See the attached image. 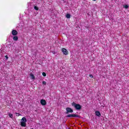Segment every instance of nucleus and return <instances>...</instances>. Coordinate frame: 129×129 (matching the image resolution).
Wrapping results in <instances>:
<instances>
[{
    "label": "nucleus",
    "instance_id": "19",
    "mask_svg": "<svg viewBox=\"0 0 129 129\" xmlns=\"http://www.w3.org/2000/svg\"><path fill=\"white\" fill-rule=\"evenodd\" d=\"M89 77H90V78H93V75H89Z\"/></svg>",
    "mask_w": 129,
    "mask_h": 129
},
{
    "label": "nucleus",
    "instance_id": "17",
    "mask_svg": "<svg viewBox=\"0 0 129 129\" xmlns=\"http://www.w3.org/2000/svg\"><path fill=\"white\" fill-rule=\"evenodd\" d=\"M42 84H43V85H46V84H47V83H46L45 81H43L42 82Z\"/></svg>",
    "mask_w": 129,
    "mask_h": 129
},
{
    "label": "nucleus",
    "instance_id": "11",
    "mask_svg": "<svg viewBox=\"0 0 129 129\" xmlns=\"http://www.w3.org/2000/svg\"><path fill=\"white\" fill-rule=\"evenodd\" d=\"M30 76L31 77V79H35V76H34V74L31 73Z\"/></svg>",
    "mask_w": 129,
    "mask_h": 129
},
{
    "label": "nucleus",
    "instance_id": "12",
    "mask_svg": "<svg viewBox=\"0 0 129 129\" xmlns=\"http://www.w3.org/2000/svg\"><path fill=\"white\" fill-rule=\"evenodd\" d=\"M123 8H124V9H128V6L127 5H124L123 6Z\"/></svg>",
    "mask_w": 129,
    "mask_h": 129
},
{
    "label": "nucleus",
    "instance_id": "7",
    "mask_svg": "<svg viewBox=\"0 0 129 129\" xmlns=\"http://www.w3.org/2000/svg\"><path fill=\"white\" fill-rule=\"evenodd\" d=\"M12 34L13 36H17L18 35V31L16 30H13L12 31Z\"/></svg>",
    "mask_w": 129,
    "mask_h": 129
},
{
    "label": "nucleus",
    "instance_id": "15",
    "mask_svg": "<svg viewBox=\"0 0 129 129\" xmlns=\"http://www.w3.org/2000/svg\"><path fill=\"white\" fill-rule=\"evenodd\" d=\"M15 114H16V116H20L21 115V114L17 112H15Z\"/></svg>",
    "mask_w": 129,
    "mask_h": 129
},
{
    "label": "nucleus",
    "instance_id": "16",
    "mask_svg": "<svg viewBox=\"0 0 129 129\" xmlns=\"http://www.w3.org/2000/svg\"><path fill=\"white\" fill-rule=\"evenodd\" d=\"M42 75H43V76H44V77H46V73L43 72Z\"/></svg>",
    "mask_w": 129,
    "mask_h": 129
},
{
    "label": "nucleus",
    "instance_id": "6",
    "mask_svg": "<svg viewBox=\"0 0 129 129\" xmlns=\"http://www.w3.org/2000/svg\"><path fill=\"white\" fill-rule=\"evenodd\" d=\"M40 103L41 105H46V104H47V102H46V100L44 99H41L40 100Z\"/></svg>",
    "mask_w": 129,
    "mask_h": 129
},
{
    "label": "nucleus",
    "instance_id": "2",
    "mask_svg": "<svg viewBox=\"0 0 129 129\" xmlns=\"http://www.w3.org/2000/svg\"><path fill=\"white\" fill-rule=\"evenodd\" d=\"M26 122H27V118H26V117H23L21 119V121L20 122L21 126L26 127V126H27V124L26 123Z\"/></svg>",
    "mask_w": 129,
    "mask_h": 129
},
{
    "label": "nucleus",
    "instance_id": "14",
    "mask_svg": "<svg viewBox=\"0 0 129 129\" xmlns=\"http://www.w3.org/2000/svg\"><path fill=\"white\" fill-rule=\"evenodd\" d=\"M9 116H10V117H11V118H13L14 115H13V114L10 113L9 114Z\"/></svg>",
    "mask_w": 129,
    "mask_h": 129
},
{
    "label": "nucleus",
    "instance_id": "9",
    "mask_svg": "<svg viewBox=\"0 0 129 129\" xmlns=\"http://www.w3.org/2000/svg\"><path fill=\"white\" fill-rule=\"evenodd\" d=\"M13 40L14 41H18V40H19V37H18V36L15 35V36L13 37Z\"/></svg>",
    "mask_w": 129,
    "mask_h": 129
},
{
    "label": "nucleus",
    "instance_id": "1",
    "mask_svg": "<svg viewBox=\"0 0 129 129\" xmlns=\"http://www.w3.org/2000/svg\"><path fill=\"white\" fill-rule=\"evenodd\" d=\"M72 106H73L74 107H75V108L77 110H80L81 109V108H82V106H81L80 104H76V103H75V102H73L72 103Z\"/></svg>",
    "mask_w": 129,
    "mask_h": 129
},
{
    "label": "nucleus",
    "instance_id": "20",
    "mask_svg": "<svg viewBox=\"0 0 129 129\" xmlns=\"http://www.w3.org/2000/svg\"><path fill=\"white\" fill-rule=\"evenodd\" d=\"M52 52V53H53V54H54L55 53V51H51Z\"/></svg>",
    "mask_w": 129,
    "mask_h": 129
},
{
    "label": "nucleus",
    "instance_id": "8",
    "mask_svg": "<svg viewBox=\"0 0 129 129\" xmlns=\"http://www.w3.org/2000/svg\"><path fill=\"white\" fill-rule=\"evenodd\" d=\"M95 114L97 116H98L99 117H100V116H101V114H100V112H99V111H96Z\"/></svg>",
    "mask_w": 129,
    "mask_h": 129
},
{
    "label": "nucleus",
    "instance_id": "18",
    "mask_svg": "<svg viewBox=\"0 0 129 129\" xmlns=\"http://www.w3.org/2000/svg\"><path fill=\"white\" fill-rule=\"evenodd\" d=\"M6 60H8L9 59V56L8 55L5 56Z\"/></svg>",
    "mask_w": 129,
    "mask_h": 129
},
{
    "label": "nucleus",
    "instance_id": "3",
    "mask_svg": "<svg viewBox=\"0 0 129 129\" xmlns=\"http://www.w3.org/2000/svg\"><path fill=\"white\" fill-rule=\"evenodd\" d=\"M66 113L67 114H68L69 113H72L73 112V109H72L70 107H67L66 109Z\"/></svg>",
    "mask_w": 129,
    "mask_h": 129
},
{
    "label": "nucleus",
    "instance_id": "4",
    "mask_svg": "<svg viewBox=\"0 0 129 129\" xmlns=\"http://www.w3.org/2000/svg\"><path fill=\"white\" fill-rule=\"evenodd\" d=\"M67 117H79L80 118V116L79 115H76L75 114H70L67 115Z\"/></svg>",
    "mask_w": 129,
    "mask_h": 129
},
{
    "label": "nucleus",
    "instance_id": "5",
    "mask_svg": "<svg viewBox=\"0 0 129 129\" xmlns=\"http://www.w3.org/2000/svg\"><path fill=\"white\" fill-rule=\"evenodd\" d=\"M61 51H62L63 54H64V55L68 54V51L66 48H62Z\"/></svg>",
    "mask_w": 129,
    "mask_h": 129
},
{
    "label": "nucleus",
    "instance_id": "13",
    "mask_svg": "<svg viewBox=\"0 0 129 129\" xmlns=\"http://www.w3.org/2000/svg\"><path fill=\"white\" fill-rule=\"evenodd\" d=\"M34 9L35 11H38L39 10V8H38V7H37V6H34Z\"/></svg>",
    "mask_w": 129,
    "mask_h": 129
},
{
    "label": "nucleus",
    "instance_id": "10",
    "mask_svg": "<svg viewBox=\"0 0 129 129\" xmlns=\"http://www.w3.org/2000/svg\"><path fill=\"white\" fill-rule=\"evenodd\" d=\"M71 17V15H70V14H67L66 15L67 19H70Z\"/></svg>",
    "mask_w": 129,
    "mask_h": 129
}]
</instances>
